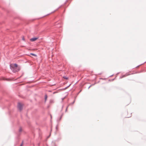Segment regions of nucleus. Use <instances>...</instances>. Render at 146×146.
I'll list each match as a JSON object with an SVG mask.
<instances>
[{
  "label": "nucleus",
  "instance_id": "obj_3",
  "mask_svg": "<svg viewBox=\"0 0 146 146\" xmlns=\"http://www.w3.org/2000/svg\"><path fill=\"white\" fill-rule=\"evenodd\" d=\"M38 39V38L34 37V38H31L30 40L31 41L33 42V41H34Z\"/></svg>",
  "mask_w": 146,
  "mask_h": 146
},
{
  "label": "nucleus",
  "instance_id": "obj_10",
  "mask_svg": "<svg viewBox=\"0 0 146 146\" xmlns=\"http://www.w3.org/2000/svg\"><path fill=\"white\" fill-rule=\"evenodd\" d=\"M23 143H22L20 146H23Z\"/></svg>",
  "mask_w": 146,
  "mask_h": 146
},
{
  "label": "nucleus",
  "instance_id": "obj_5",
  "mask_svg": "<svg viewBox=\"0 0 146 146\" xmlns=\"http://www.w3.org/2000/svg\"><path fill=\"white\" fill-rule=\"evenodd\" d=\"M30 54H31V55H32L33 56H36V55L35 54H33V53H31Z\"/></svg>",
  "mask_w": 146,
  "mask_h": 146
},
{
  "label": "nucleus",
  "instance_id": "obj_2",
  "mask_svg": "<svg viewBox=\"0 0 146 146\" xmlns=\"http://www.w3.org/2000/svg\"><path fill=\"white\" fill-rule=\"evenodd\" d=\"M23 105L20 103H18V108L21 111L22 109Z\"/></svg>",
  "mask_w": 146,
  "mask_h": 146
},
{
  "label": "nucleus",
  "instance_id": "obj_7",
  "mask_svg": "<svg viewBox=\"0 0 146 146\" xmlns=\"http://www.w3.org/2000/svg\"><path fill=\"white\" fill-rule=\"evenodd\" d=\"M131 116V114L130 115H129V116H126V117L128 118V117H130Z\"/></svg>",
  "mask_w": 146,
  "mask_h": 146
},
{
  "label": "nucleus",
  "instance_id": "obj_1",
  "mask_svg": "<svg viewBox=\"0 0 146 146\" xmlns=\"http://www.w3.org/2000/svg\"><path fill=\"white\" fill-rule=\"evenodd\" d=\"M12 70L14 72H16L19 71L20 69V67L18 66V65L16 64H14L12 65Z\"/></svg>",
  "mask_w": 146,
  "mask_h": 146
},
{
  "label": "nucleus",
  "instance_id": "obj_4",
  "mask_svg": "<svg viewBox=\"0 0 146 146\" xmlns=\"http://www.w3.org/2000/svg\"><path fill=\"white\" fill-rule=\"evenodd\" d=\"M71 85L70 84H68L67 85V87H66L65 88H64V90L66 89L69 86Z\"/></svg>",
  "mask_w": 146,
  "mask_h": 146
},
{
  "label": "nucleus",
  "instance_id": "obj_6",
  "mask_svg": "<svg viewBox=\"0 0 146 146\" xmlns=\"http://www.w3.org/2000/svg\"><path fill=\"white\" fill-rule=\"evenodd\" d=\"M47 95H45V100H46L47 99Z\"/></svg>",
  "mask_w": 146,
  "mask_h": 146
},
{
  "label": "nucleus",
  "instance_id": "obj_9",
  "mask_svg": "<svg viewBox=\"0 0 146 146\" xmlns=\"http://www.w3.org/2000/svg\"><path fill=\"white\" fill-rule=\"evenodd\" d=\"M68 79V78H65L64 77V80L66 79V80H67ZM66 82V81L64 80V83Z\"/></svg>",
  "mask_w": 146,
  "mask_h": 146
},
{
  "label": "nucleus",
  "instance_id": "obj_8",
  "mask_svg": "<svg viewBox=\"0 0 146 146\" xmlns=\"http://www.w3.org/2000/svg\"><path fill=\"white\" fill-rule=\"evenodd\" d=\"M22 128H20V129H19V131L21 132L22 131Z\"/></svg>",
  "mask_w": 146,
  "mask_h": 146
}]
</instances>
